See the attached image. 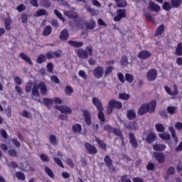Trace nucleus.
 I'll return each mask as SVG.
<instances>
[{
    "mask_svg": "<svg viewBox=\"0 0 182 182\" xmlns=\"http://www.w3.org/2000/svg\"><path fill=\"white\" fill-rule=\"evenodd\" d=\"M25 9H26V7H25V5L23 4H21L16 7V10L18 11V12H22L25 11Z\"/></svg>",
    "mask_w": 182,
    "mask_h": 182,
    "instance_id": "64",
    "label": "nucleus"
},
{
    "mask_svg": "<svg viewBox=\"0 0 182 182\" xmlns=\"http://www.w3.org/2000/svg\"><path fill=\"white\" fill-rule=\"evenodd\" d=\"M79 76H80V77H82V79H85V80H86V79H87V75H86V73H85V71L83 70H80L78 73Z\"/></svg>",
    "mask_w": 182,
    "mask_h": 182,
    "instance_id": "59",
    "label": "nucleus"
},
{
    "mask_svg": "<svg viewBox=\"0 0 182 182\" xmlns=\"http://www.w3.org/2000/svg\"><path fill=\"white\" fill-rule=\"evenodd\" d=\"M159 137L162 139V140H170V137L171 136L169 135L168 133L167 132H164L162 134H159Z\"/></svg>",
    "mask_w": 182,
    "mask_h": 182,
    "instance_id": "36",
    "label": "nucleus"
},
{
    "mask_svg": "<svg viewBox=\"0 0 182 182\" xmlns=\"http://www.w3.org/2000/svg\"><path fill=\"white\" fill-rule=\"evenodd\" d=\"M129 127H130L131 130H137V129H139V125L137 124V122H133L130 124Z\"/></svg>",
    "mask_w": 182,
    "mask_h": 182,
    "instance_id": "54",
    "label": "nucleus"
},
{
    "mask_svg": "<svg viewBox=\"0 0 182 182\" xmlns=\"http://www.w3.org/2000/svg\"><path fill=\"white\" fill-rule=\"evenodd\" d=\"M15 176L18 178V180H21L22 181L25 180V174H23V173L22 172H16Z\"/></svg>",
    "mask_w": 182,
    "mask_h": 182,
    "instance_id": "41",
    "label": "nucleus"
},
{
    "mask_svg": "<svg viewBox=\"0 0 182 182\" xmlns=\"http://www.w3.org/2000/svg\"><path fill=\"white\" fill-rule=\"evenodd\" d=\"M11 23H12V20L11 18H8L4 21L5 28L7 31L11 30Z\"/></svg>",
    "mask_w": 182,
    "mask_h": 182,
    "instance_id": "33",
    "label": "nucleus"
},
{
    "mask_svg": "<svg viewBox=\"0 0 182 182\" xmlns=\"http://www.w3.org/2000/svg\"><path fill=\"white\" fill-rule=\"evenodd\" d=\"M125 79H126L127 82H129V83H132L134 80L133 75H132L129 73H127L125 75Z\"/></svg>",
    "mask_w": 182,
    "mask_h": 182,
    "instance_id": "51",
    "label": "nucleus"
},
{
    "mask_svg": "<svg viewBox=\"0 0 182 182\" xmlns=\"http://www.w3.org/2000/svg\"><path fill=\"white\" fill-rule=\"evenodd\" d=\"M73 132H74V133H80L82 132V126L79 124L73 125Z\"/></svg>",
    "mask_w": 182,
    "mask_h": 182,
    "instance_id": "31",
    "label": "nucleus"
},
{
    "mask_svg": "<svg viewBox=\"0 0 182 182\" xmlns=\"http://www.w3.org/2000/svg\"><path fill=\"white\" fill-rule=\"evenodd\" d=\"M40 159L42 161H49V156L45 154H41L40 155Z\"/></svg>",
    "mask_w": 182,
    "mask_h": 182,
    "instance_id": "56",
    "label": "nucleus"
},
{
    "mask_svg": "<svg viewBox=\"0 0 182 182\" xmlns=\"http://www.w3.org/2000/svg\"><path fill=\"white\" fill-rule=\"evenodd\" d=\"M153 149L155 151H163L166 150V145L161 144H156L153 145Z\"/></svg>",
    "mask_w": 182,
    "mask_h": 182,
    "instance_id": "22",
    "label": "nucleus"
},
{
    "mask_svg": "<svg viewBox=\"0 0 182 182\" xmlns=\"http://www.w3.org/2000/svg\"><path fill=\"white\" fill-rule=\"evenodd\" d=\"M116 5L118 8H126L127 6V2L124 0H121L116 3Z\"/></svg>",
    "mask_w": 182,
    "mask_h": 182,
    "instance_id": "35",
    "label": "nucleus"
},
{
    "mask_svg": "<svg viewBox=\"0 0 182 182\" xmlns=\"http://www.w3.org/2000/svg\"><path fill=\"white\" fill-rule=\"evenodd\" d=\"M21 116H23V117H26V119H31V117H32V114L26 110L21 113Z\"/></svg>",
    "mask_w": 182,
    "mask_h": 182,
    "instance_id": "53",
    "label": "nucleus"
},
{
    "mask_svg": "<svg viewBox=\"0 0 182 182\" xmlns=\"http://www.w3.org/2000/svg\"><path fill=\"white\" fill-rule=\"evenodd\" d=\"M182 0H171V4L172 8H178L181 5Z\"/></svg>",
    "mask_w": 182,
    "mask_h": 182,
    "instance_id": "29",
    "label": "nucleus"
},
{
    "mask_svg": "<svg viewBox=\"0 0 182 182\" xmlns=\"http://www.w3.org/2000/svg\"><path fill=\"white\" fill-rule=\"evenodd\" d=\"M60 56H62V51L60 50L54 52L50 51L46 54V58H47V59H55V58H60Z\"/></svg>",
    "mask_w": 182,
    "mask_h": 182,
    "instance_id": "7",
    "label": "nucleus"
},
{
    "mask_svg": "<svg viewBox=\"0 0 182 182\" xmlns=\"http://www.w3.org/2000/svg\"><path fill=\"white\" fill-rule=\"evenodd\" d=\"M92 47H87L86 50L80 48L77 50L76 53L78 58H80L81 59H86L87 56H92Z\"/></svg>",
    "mask_w": 182,
    "mask_h": 182,
    "instance_id": "4",
    "label": "nucleus"
},
{
    "mask_svg": "<svg viewBox=\"0 0 182 182\" xmlns=\"http://www.w3.org/2000/svg\"><path fill=\"white\" fill-rule=\"evenodd\" d=\"M104 160L105 161L107 167L112 166V159H110V156H106Z\"/></svg>",
    "mask_w": 182,
    "mask_h": 182,
    "instance_id": "43",
    "label": "nucleus"
},
{
    "mask_svg": "<svg viewBox=\"0 0 182 182\" xmlns=\"http://www.w3.org/2000/svg\"><path fill=\"white\" fill-rule=\"evenodd\" d=\"M176 53L178 56H181V55H182V44L181 43L178 44V46L176 50Z\"/></svg>",
    "mask_w": 182,
    "mask_h": 182,
    "instance_id": "45",
    "label": "nucleus"
},
{
    "mask_svg": "<svg viewBox=\"0 0 182 182\" xmlns=\"http://www.w3.org/2000/svg\"><path fill=\"white\" fill-rule=\"evenodd\" d=\"M95 141H97V143L98 144L100 147H101V149H102L103 150H105V151H106V150H107L106 144H105V142H103V141H102L99 138H96Z\"/></svg>",
    "mask_w": 182,
    "mask_h": 182,
    "instance_id": "28",
    "label": "nucleus"
},
{
    "mask_svg": "<svg viewBox=\"0 0 182 182\" xmlns=\"http://www.w3.org/2000/svg\"><path fill=\"white\" fill-rule=\"evenodd\" d=\"M45 60H46V57L43 54L39 55L38 57L37 58V62L38 63H43Z\"/></svg>",
    "mask_w": 182,
    "mask_h": 182,
    "instance_id": "42",
    "label": "nucleus"
},
{
    "mask_svg": "<svg viewBox=\"0 0 182 182\" xmlns=\"http://www.w3.org/2000/svg\"><path fill=\"white\" fill-rule=\"evenodd\" d=\"M173 8V6H171V4H170V3L168 2H165L163 5V9H164L165 11H170L171 9Z\"/></svg>",
    "mask_w": 182,
    "mask_h": 182,
    "instance_id": "49",
    "label": "nucleus"
},
{
    "mask_svg": "<svg viewBox=\"0 0 182 182\" xmlns=\"http://www.w3.org/2000/svg\"><path fill=\"white\" fill-rule=\"evenodd\" d=\"M98 119L100 120V122L105 123V114H103V110H98Z\"/></svg>",
    "mask_w": 182,
    "mask_h": 182,
    "instance_id": "47",
    "label": "nucleus"
},
{
    "mask_svg": "<svg viewBox=\"0 0 182 182\" xmlns=\"http://www.w3.org/2000/svg\"><path fill=\"white\" fill-rule=\"evenodd\" d=\"M45 171L47 173L48 176L50 177L51 178H54L55 174L53 173V171L48 166L45 168Z\"/></svg>",
    "mask_w": 182,
    "mask_h": 182,
    "instance_id": "38",
    "label": "nucleus"
},
{
    "mask_svg": "<svg viewBox=\"0 0 182 182\" xmlns=\"http://www.w3.org/2000/svg\"><path fill=\"white\" fill-rule=\"evenodd\" d=\"M39 90L43 96H46V95H48V87L46 86V84H45L43 82H41L38 85H33L31 97L33 100H36L39 103H42L41 95L39 94Z\"/></svg>",
    "mask_w": 182,
    "mask_h": 182,
    "instance_id": "1",
    "label": "nucleus"
},
{
    "mask_svg": "<svg viewBox=\"0 0 182 182\" xmlns=\"http://www.w3.org/2000/svg\"><path fill=\"white\" fill-rule=\"evenodd\" d=\"M64 14L65 15H66V16H68V18H76L77 15L76 13H75V11H64Z\"/></svg>",
    "mask_w": 182,
    "mask_h": 182,
    "instance_id": "34",
    "label": "nucleus"
},
{
    "mask_svg": "<svg viewBox=\"0 0 182 182\" xmlns=\"http://www.w3.org/2000/svg\"><path fill=\"white\" fill-rule=\"evenodd\" d=\"M43 103L45 104L46 106H48V105H53V99L44 98L43 100Z\"/></svg>",
    "mask_w": 182,
    "mask_h": 182,
    "instance_id": "50",
    "label": "nucleus"
},
{
    "mask_svg": "<svg viewBox=\"0 0 182 182\" xmlns=\"http://www.w3.org/2000/svg\"><path fill=\"white\" fill-rule=\"evenodd\" d=\"M60 39H61V41H66L69 39V32L66 29L61 31L60 34Z\"/></svg>",
    "mask_w": 182,
    "mask_h": 182,
    "instance_id": "21",
    "label": "nucleus"
},
{
    "mask_svg": "<svg viewBox=\"0 0 182 182\" xmlns=\"http://www.w3.org/2000/svg\"><path fill=\"white\" fill-rule=\"evenodd\" d=\"M20 58H21L23 60L27 62V63H29V65H32V60H31V58H29V56L26 55L25 53H21Z\"/></svg>",
    "mask_w": 182,
    "mask_h": 182,
    "instance_id": "25",
    "label": "nucleus"
},
{
    "mask_svg": "<svg viewBox=\"0 0 182 182\" xmlns=\"http://www.w3.org/2000/svg\"><path fill=\"white\" fill-rule=\"evenodd\" d=\"M164 89L166 92V93H168V95H170L171 96H176V95L178 94V90L177 89V85H173V91H171V90L170 89V87H168V86H165Z\"/></svg>",
    "mask_w": 182,
    "mask_h": 182,
    "instance_id": "13",
    "label": "nucleus"
},
{
    "mask_svg": "<svg viewBox=\"0 0 182 182\" xmlns=\"http://www.w3.org/2000/svg\"><path fill=\"white\" fill-rule=\"evenodd\" d=\"M85 147L86 150L88 151L89 154H97V149L95 146L89 144V143H85Z\"/></svg>",
    "mask_w": 182,
    "mask_h": 182,
    "instance_id": "10",
    "label": "nucleus"
},
{
    "mask_svg": "<svg viewBox=\"0 0 182 182\" xmlns=\"http://www.w3.org/2000/svg\"><path fill=\"white\" fill-rule=\"evenodd\" d=\"M127 117L129 120H134L136 119V112L133 109H129L127 113Z\"/></svg>",
    "mask_w": 182,
    "mask_h": 182,
    "instance_id": "23",
    "label": "nucleus"
},
{
    "mask_svg": "<svg viewBox=\"0 0 182 182\" xmlns=\"http://www.w3.org/2000/svg\"><path fill=\"white\" fill-rule=\"evenodd\" d=\"M65 95H67V96H70V95H72V93H73V88H72V87H70V86H67L65 89Z\"/></svg>",
    "mask_w": 182,
    "mask_h": 182,
    "instance_id": "44",
    "label": "nucleus"
},
{
    "mask_svg": "<svg viewBox=\"0 0 182 182\" xmlns=\"http://www.w3.org/2000/svg\"><path fill=\"white\" fill-rule=\"evenodd\" d=\"M149 9L153 11L154 12H159L160 11V6L156 4V3L151 1L148 5Z\"/></svg>",
    "mask_w": 182,
    "mask_h": 182,
    "instance_id": "16",
    "label": "nucleus"
},
{
    "mask_svg": "<svg viewBox=\"0 0 182 182\" xmlns=\"http://www.w3.org/2000/svg\"><path fill=\"white\" fill-rule=\"evenodd\" d=\"M50 33H52V27H50V26H47L44 28V31L43 32V35L44 36H49V35H50Z\"/></svg>",
    "mask_w": 182,
    "mask_h": 182,
    "instance_id": "26",
    "label": "nucleus"
},
{
    "mask_svg": "<svg viewBox=\"0 0 182 182\" xmlns=\"http://www.w3.org/2000/svg\"><path fill=\"white\" fill-rule=\"evenodd\" d=\"M43 16H48V11H46L45 9H39L36 11V13L34 14V16L36 17Z\"/></svg>",
    "mask_w": 182,
    "mask_h": 182,
    "instance_id": "24",
    "label": "nucleus"
},
{
    "mask_svg": "<svg viewBox=\"0 0 182 182\" xmlns=\"http://www.w3.org/2000/svg\"><path fill=\"white\" fill-rule=\"evenodd\" d=\"M146 79L149 82H154L157 79V70H149L146 73Z\"/></svg>",
    "mask_w": 182,
    "mask_h": 182,
    "instance_id": "5",
    "label": "nucleus"
},
{
    "mask_svg": "<svg viewBox=\"0 0 182 182\" xmlns=\"http://www.w3.org/2000/svg\"><path fill=\"white\" fill-rule=\"evenodd\" d=\"M123 18H126V9H119L117 11V16L114 17V22H119V21H122Z\"/></svg>",
    "mask_w": 182,
    "mask_h": 182,
    "instance_id": "8",
    "label": "nucleus"
},
{
    "mask_svg": "<svg viewBox=\"0 0 182 182\" xmlns=\"http://www.w3.org/2000/svg\"><path fill=\"white\" fill-rule=\"evenodd\" d=\"M112 72H113V67L109 66L106 68V70L105 71V76H107L109 75H110V73H112Z\"/></svg>",
    "mask_w": 182,
    "mask_h": 182,
    "instance_id": "52",
    "label": "nucleus"
},
{
    "mask_svg": "<svg viewBox=\"0 0 182 182\" xmlns=\"http://www.w3.org/2000/svg\"><path fill=\"white\" fill-rule=\"evenodd\" d=\"M122 109L123 107V104L116 100H110L107 106V114H112L113 112V109Z\"/></svg>",
    "mask_w": 182,
    "mask_h": 182,
    "instance_id": "3",
    "label": "nucleus"
},
{
    "mask_svg": "<svg viewBox=\"0 0 182 182\" xmlns=\"http://www.w3.org/2000/svg\"><path fill=\"white\" fill-rule=\"evenodd\" d=\"M155 129L156 132H159L161 133H163V132H164V130L166 129V128H164V125L160 123H158L155 125Z\"/></svg>",
    "mask_w": 182,
    "mask_h": 182,
    "instance_id": "32",
    "label": "nucleus"
},
{
    "mask_svg": "<svg viewBox=\"0 0 182 182\" xmlns=\"http://www.w3.org/2000/svg\"><path fill=\"white\" fill-rule=\"evenodd\" d=\"M14 83L18 85H22V79H21L19 77H14Z\"/></svg>",
    "mask_w": 182,
    "mask_h": 182,
    "instance_id": "61",
    "label": "nucleus"
},
{
    "mask_svg": "<svg viewBox=\"0 0 182 182\" xmlns=\"http://www.w3.org/2000/svg\"><path fill=\"white\" fill-rule=\"evenodd\" d=\"M167 112L169 114H174L177 112V107L173 106H169L167 107Z\"/></svg>",
    "mask_w": 182,
    "mask_h": 182,
    "instance_id": "39",
    "label": "nucleus"
},
{
    "mask_svg": "<svg viewBox=\"0 0 182 182\" xmlns=\"http://www.w3.org/2000/svg\"><path fill=\"white\" fill-rule=\"evenodd\" d=\"M121 63L122 66H127L129 65V61L127 60V57H122L121 60Z\"/></svg>",
    "mask_w": 182,
    "mask_h": 182,
    "instance_id": "57",
    "label": "nucleus"
},
{
    "mask_svg": "<svg viewBox=\"0 0 182 182\" xmlns=\"http://www.w3.org/2000/svg\"><path fill=\"white\" fill-rule=\"evenodd\" d=\"M55 109L60 110L61 113H64L65 114H72V109L66 105L62 106H55Z\"/></svg>",
    "mask_w": 182,
    "mask_h": 182,
    "instance_id": "9",
    "label": "nucleus"
},
{
    "mask_svg": "<svg viewBox=\"0 0 182 182\" xmlns=\"http://www.w3.org/2000/svg\"><path fill=\"white\" fill-rule=\"evenodd\" d=\"M82 114L84 116L85 123H87L88 126H90L92 124V116L90 115V112L85 109L82 111Z\"/></svg>",
    "mask_w": 182,
    "mask_h": 182,
    "instance_id": "11",
    "label": "nucleus"
},
{
    "mask_svg": "<svg viewBox=\"0 0 182 182\" xmlns=\"http://www.w3.org/2000/svg\"><path fill=\"white\" fill-rule=\"evenodd\" d=\"M129 139H130V143L132 146V147H137L139 146V144L137 143V141L136 140V136H134V134L133 133H129Z\"/></svg>",
    "mask_w": 182,
    "mask_h": 182,
    "instance_id": "18",
    "label": "nucleus"
},
{
    "mask_svg": "<svg viewBox=\"0 0 182 182\" xmlns=\"http://www.w3.org/2000/svg\"><path fill=\"white\" fill-rule=\"evenodd\" d=\"M164 25L159 26L156 31L155 36H159V35H161V33L164 32Z\"/></svg>",
    "mask_w": 182,
    "mask_h": 182,
    "instance_id": "30",
    "label": "nucleus"
},
{
    "mask_svg": "<svg viewBox=\"0 0 182 182\" xmlns=\"http://www.w3.org/2000/svg\"><path fill=\"white\" fill-rule=\"evenodd\" d=\"M54 14L59 19L63 22H65V18L62 16V14H60L58 10H54Z\"/></svg>",
    "mask_w": 182,
    "mask_h": 182,
    "instance_id": "55",
    "label": "nucleus"
},
{
    "mask_svg": "<svg viewBox=\"0 0 182 182\" xmlns=\"http://www.w3.org/2000/svg\"><path fill=\"white\" fill-rule=\"evenodd\" d=\"M156 101L153 100L149 104H144L139 107L138 110V114L140 116H143L145 113H147L149 112V113H153L154 110L156 109Z\"/></svg>",
    "mask_w": 182,
    "mask_h": 182,
    "instance_id": "2",
    "label": "nucleus"
},
{
    "mask_svg": "<svg viewBox=\"0 0 182 182\" xmlns=\"http://www.w3.org/2000/svg\"><path fill=\"white\" fill-rule=\"evenodd\" d=\"M53 103L55 105H62V100L59 97H54L53 98Z\"/></svg>",
    "mask_w": 182,
    "mask_h": 182,
    "instance_id": "58",
    "label": "nucleus"
},
{
    "mask_svg": "<svg viewBox=\"0 0 182 182\" xmlns=\"http://www.w3.org/2000/svg\"><path fill=\"white\" fill-rule=\"evenodd\" d=\"M92 103L97 107V110H103V105H102V101L98 97L92 98Z\"/></svg>",
    "mask_w": 182,
    "mask_h": 182,
    "instance_id": "14",
    "label": "nucleus"
},
{
    "mask_svg": "<svg viewBox=\"0 0 182 182\" xmlns=\"http://www.w3.org/2000/svg\"><path fill=\"white\" fill-rule=\"evenodd\" d=\"M53 160H54L55 163H56V164H58V166H59V167H61V168H63L65 167L63 166V163L62 162V160H60V159L54 157Z\"/></svg>",
    "mask_w": 182,
    "mask_h": 182,
    "instance_id": "40",
    "label": "nucleus"
},
{
    "mask_svg": "<svg viewBox=\"0 0 182 182\" xmlns=\"http://www.w3.org/2000/svg\"><path fill=\"white\" fill-rule=\"evenodd\" d=\"M87 29H95L96 27V21L93 19L90 20L85 23Z\"/></svg>",
    "mask_w": 182,
    "mask_h": 182,
    "instance_id": "20",
    "label": "nucleus"
},
{
    "mask_svg": "<svg viewBox=\"0 0 182 182\" xmlns=\"http://www.w3.org/2000/svg\"><path fill=\"white\" fill-rule=\"evenodd\" d=\"M47 70L48 72H50V73H52L53 72V64L52 63H49L47 65Z\"/></svg>",
    "mask_w": 182,
    "mask_h": 182,
    "instance_id": "62",
    "label": "nucleus"
},
{
    "mask_svg": "<svg viewBox=\"0 0 182 182\" xmlns=\"http://www.w3.org/2000/svg\"><path fill=\"white\" fill-rule=\"evenodd\" d=\"M41 5H43V6H46V8H49L51 4L50 1H49V0H44L41 2Z\"/></svg>",
    "mask_w": 182,
    "mask_h": 182,
    "instance_id": "60",
    "label": "nucleus"
},
{
    "mask_svg": "<svg viewBox=\"0 0 182 182\" xmlns=\"http://www.w3.org/2000/svg\"><path fill=\"white\" fill-rule=\"evenodd\" d=\"M49 140L53 146H56V144H58V139H56V136L50 135Z\"/></svg>",
    "mask_w": 182,
    "mask_h": 182,
    "instance_id": "37",
    "label": "nucleus"
},
{
    "mask_svg": "<svg viewBox=\"0 0 182 182\" xmlns=\"http://www.w3.org/2000/svg\"><path fill=\"white\" fill-rule=\"evenodd\" d=\"M145 18L147 21H150L151 22L154 23V18H153V17L151 16V15L150 14H146Z\"/></svg>",
    "mask_w": 182,
    "mask_h": 182,
    "instance_id": "63",
    "label": "nucleus"
},
{
    "mask_svg": "<svg viewBox=\"0 0 182 182\" xmlns=\"http://www.w3.org/2000/svg\"><path fill=\"white\" fill-rule=\"evenodd\" d=\"M68 44L74 48H82L83 46V42L82 41H68Z\"/></svg>",
    "mask_w": 182,
    "mask_h": 182,
    "instance_id": "19",
    "label": "nucleus"
},
{
    "mask_svg": "<svg viewBox=\"0 0 182 182\" xmlns=\"http://www.w3.org/2000/svg\"><path fill=\"white\" fill-rule=\"evenodd\" d=\"M156 139H157V135L154 132H149L146 138V140L149 144H151L154 141H156Z\"/></svg>",
    "mask_w": 182,
    "mask_h": 182,
    "instance_id": "12",
    "label": "nucleus"
},
{
    "mask_svg": "<svg viewBox=\"0 0 182 182\" xmlns=\"http://www.w3.org/2000/svg\"><path fill=\"white\" fill-rule=\"evenodd\" d=\"M169 130L171 133V136L174 139L175 143H178V138H177V135H176V131L173 127H169Z\"/></svg>",
    "mask_w": 182,
    "mask_h": 182,
    "instance_id": "27",
    "label": "nucleus"
},
{
    "mask_svg": "<svg viewBox=\"0 0 182 182\" xmlns=\"http://www.w3.org/2000/svg\"><path fill=\"white\" fill-rule=\"evenodd\" d=\"M150 56H151V53L147 50L141 51L138 54L139 59H147V58H150Z\"/></svg>",
    "mask_w": 182,
    "mask_h": 182,
    "instance_id": "17",
    "label": "nucleus"
},
{
    "mask_svg": "<svg viewBox=\"0 0 182 182\" xmlns=\"http://www.w3.org/2000/svg\"><path fill=\"white\" fill-rule=\"evenodd\" d=\"M103 75H105V68L102 66H97L93 70V76L97 79H100V77H103Z\"/></svg>",
    "mask_w": 182,
    "mask_h": 182,
    "instance_id": "6",
    "label": "nucleus"
},
{
    "mask_svg": "<svg viewBox=\"0 0 182 182\" xmlns=\"http://www.w3.org/2000/svg\"><path fill=\"white\" fill-rule=\"evenodd\" d=\"M119 97L123 100H129V99H130V95L129 94L122 93L119 95Z\"/></svg>",
    "mask_w": 182,
    "mask_h": 182,
    "instance_id": "48",
    "label": "nucleus"
},
{
    "mask_svg": "<svg viewBox=\"0 0 182 182\" xmlns=\"http://www.w3.org/2000/svg\"><path fill=\"white\" fill-rule=\"evenodd\" d=\"M32 86H33V82H32V81L27 82L26 85V92H31V90H32Z\"/></svg>",
    "mask_w": 182,
    "mask_h": 182,
    "instance_id": "46",
    "label": "nucleus"
},
{
    "mask_svg": "<svg viewBox=\"0 0 182 182\" xmlns=\"http://www.w3.org/2000/svg\"><path fill=\"white\" fill-rule=\"evenodd\" d=\"M154 157L159 163H164V160H166V157L163 153L154 152Z\"/></svg>",
    "mask_w": 182,
    "mask_h": 182,
    "instance_id": "15",
    "label": "nucleus"
}]
</instances>
